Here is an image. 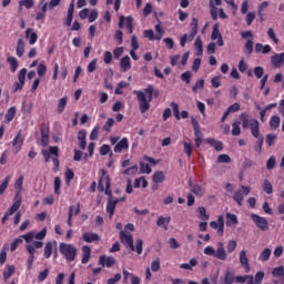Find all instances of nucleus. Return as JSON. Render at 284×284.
I'll return each instance as SVG.
<instances>
[{"label":"nucleus","instance_id":"6e6d98bb","mask_svg":"<svg viewBox=\"0 0 284 284\" xmlns=\"http://www.w3.org/2000/svg\"><path fill=\"white\" fill-rule=\"evenodd\" d=\"M203 88H205V80H197L195 85H193L192 91L197 93L199 90H203Z\"/></svg>","mask_w":284,"mask_h":284},{"label":"nucleus","instance_id":"c85d7f7f","mask_svg":"<svg viewBox=\"0 0 284 284\" xmlns=\"http://www.w3.org/2000/svg\"><path fill=\"white\" fill-rule=\"evenodd\" d=\"M16 52H17V57H20V58L23 57L26 52V42L23 41V39L18 40Z\"/></svg>","mask_w":284,"mask_h":284},{"label":"nucleus","instance_id":"c756f323","mask_svg":"<svg viewBox=\"0 0 284 284\" xmlns=\"http://www.w3.org/2000/svg\"><path fill=\"white\" fill-rule=\"evenodd\" d=\"M194 47L196 50V55L197 57H203V40H201V37H196Z\"/></svg>","mask_w":284,"mask_h":284},{"label":"nucleus","instance_id":"393cba45","mask_svg":"<svg viewBox=\"0 0 284 284\" xmlns=\"http://www.w3.org/2000/svg\"><path fill=\"white\" fill-rule=\"evenodd\" d=\"M120 68H121L122 72H128V70L132 69V60H130V58L128 55L123 57L120 60Z\"/></svg>","mask_w":284,"mask_h":284},{"label":"nucleus","instance_id":"338daca9","mask_svg":"<svg viewBox=\"0 0 284 284\" xmlns=\"http://www.w3.org/2000/svg\"><path fill=\"white\" fill-rule=\"evenodd\" d=\"M272 275L275 276V277L284 276V267L283 266L275 267L272 271Z\"/></svg>","mask_w":284,"mask_h":284},{"label":"nucleus","instance_id":"052dcab7","mask_svg":"<svg viewBox=\"0 0 284 284\" xmlns=\"http://www.w3.org/2000/svg\"><path fill=\"white\" fill-rule=\"evenodd\" d=\"M155 41H161L163 39V34L165 33L163 31V28H161L159 24L155 26Z\"/></svg>","mask_w":284,"mask_h":284},{"label":"nucleus","instance_id":"e2e57ef3","mask_svg":"<svg viewBox=\"0 0 284 284\" xmlns=\"http://www.w3.org/2000/svg\"><path fill=\"white\" fill-rule=\"evenodd\" d=\"M263 278H265V272L260 271L255 274V276L253 277V280L255 281L256 284H261L263 283Z\"/></svg>","mask_w":284,"mask_h":284},{"label":"nucleus","instance_id":"c03bdc74","mask_svg":"<svg viewBox=\"0 0 284 284\" xmlns=\"http://www.w3.org/2000/svg\"><path fill=\"white\" fill-rule=\"evenodd\" d=\"M14 190H16V194H21V192H23V175H21L18 180H16Z\"/></svg>","mask_w":284,"mask_h":284},{"label":"nucleus","instance_id":"dca6fc26","mask_svg":"<svg viewBox=\"0 0 284 284\" xmlns=\"http://www.w3.org/2000/svg\"><path fill=\"white\" fill-rule=\"evenodd\" d=\"M116 264V258L113 256L102 255L99 257V265L102 267H112Z\"/></svg>","mask_w":284,"mask_h":284},{"label":"nucleus","instance_id":"58836bf2","mask_svg":"<svg viewBox=\"0 0 284 284\" xmlns=\"http://www.w3.org/2000/svg\"><path fill=\"white\" fill-rule=\"evenodd\" d=\"M223 284L234 283V273L232 271H226L224 277L222 278Z\"/></svg>","mask_w":284,"mask_h":284},{"label":"nucleus","instance_id":"603ef678","mask_svg":"<svg viewBox=\"0 0 284 284\" xmlns=\"http://www.w3.org/2000/svg\"><path fill=\"white\" fill-rule=\"evenodd\" d=\"M16 212L21 207V194L16 193L13 205L11 206Z\"/></svg>","mask_w":284,"mask_h":284},{"label":"nucleus","instance_id":"f8f14e48","mask_svg":"<svg viewBox=\"0 0 284 284\" xmlns=\"http://www.w3.org/2000/svg\"><path fill=\"white\" fill-rule=\"evenodd\" d=\"M210 226L212 230H216L219 236H223L224 230H225V219L223 215H220L217 217V221H213L210 223Z\"/></svg>","mask_w":284,"mask_h":284},{"label":"nucleus","instance_id":"8fccbe9b","mask_svg":"<svg viewBox=\"0 0 284 284\" xmlns=\"http://www.w3.org/2000/svg\"><path fill=\"white\" fill-rule=\"evenodd\" d=\"M182 143L184 145L185 154L187 155L189 159H192V151H193L192 142L183 141Z\"/></svg>","mask_w":284,"mask_h":284},{"label":"nucleus","instance_id":"864d4df0","mask_svg":"<svg viewBox=\"0 0 284 284\" xmlns=\"http://www.w3.org/2000/svg\"><path fill=\"white\" fill-rule=\"evenodd\" d=\"M233 201L237 203V205H243V192L242 191H235L233 195Z\"/></svg>","mask_w":284,"mask_h":284},{"label":"nucleus","instance_id":"cd10ccee","mask_svg":"<svg viewBox=\"0 0 284 284\" xmlns=\"http://www.w3.org/2000/svg\"><path fill=\"white\" fill-rule=\"evenodd\" d=\"M26 37L29 39L30 45H34L37 43V39H39V36H37V32H33L32 29H27Z\"/></svg>","mask_w":284,"mask_h":284},{"label":"nucleus","instance_id":"b1692460","mask_svg":"<svg viewBox=\"0 0 284 284\" xmlns=\"http://www.w3.org/2000/svg\"><path fill=\"white\" fill-rule=\"evenodd\" d=\"M255 52L260 54H270V52H272V47L270 44L256 43Z\"/></svg>","mask_w":284,"mask_h":284},{"label":"nucleus","instance_id":"ddd939ff","mask_svg":"<svg viewBox=\"0 0 284 284\" xmlns=\"http://www.w3.org/2000/svg\"><path fill=\"white\" fill-rule=\"evenodd\" d=\"M239 258H240V264L242 265V267L244 268L246 274H248V272L251 270L250 268V258H247V251H245V248L240 251Z\"/></svg>","mask_w":284,"mask_h":284},{"label":"nucleus","instance_id":"a18cd8bd","mask_svg":"<svg viewBox=\"0 0 284 284\" xmlns=\"http://www.w3.org/2000/svg\"><path fill=\"white\" fill-rule=\"evenodd\" d=\"M263 191L265 192V194H272V192H274V187L272 186V182L268 180H264L263 184H262Z\"/></svg>","mask_w":284,"mask_h":284},{"label":"nucleus","instance_id":"3c124183","mask_svg":"<svg viewBox=\"0 0 284 284\" xmlns=\"http://www.w3.org/2000/svg\"><path fill=\"white\" fill-rule=\"evenodd\" d=\"M244 50L247 52V54H252V52H254V40L253 39L246 40Z\"/></svg>","mask_w":284,"mask_h":284},{"label":"nucleus","instance_id":"774afa93","mask_svg":"<svg viewBox=\"0 0 284 284\" xmlns=\"http://www.w3.org/2000/svg\"><path fill=\"white\" fill-rule=\"evenodd\" d=\"M263 74H265V69H263V67H256L254 69V75L256 79H263Z\"/></svg>","mask_w":284,"mask_h":284},{"label":"nucleus","instance_id":"c9c22d12","mask_svg":"<svg viewBox=\"0 0 284 284\" xmlns=\"http://www.w3.org/2000/svg\"><path fill=\"white\" fill-rule=\"evenodd\" d=\"M270 256H272V250L264 248L258 256V261H262L263 263H265V262L270 261Z\"/></svg>","mask_w":284,"mask_h":284},{"label":"nucleus","instance_id":"423d86ee","mask_svg":"<svg viewBox=\"0 0 284 284\" xmlns=\"http://www.w3.org/2000/svg\"><path fill=\"white\" fill-rule=\"evenodd\" d=\"M43 247V242H33L32 244H27L26 250L29 254L27 260L28 270H32V263H34V254H37V250H41Z\"/></svg>","mask_w":284,"mask_h":284},{"label":"nucleus","instance_id":"69168bd1","mask_svg":"<svg viewBox=\"0 0 284 284\" xmlns=\"http://www.w3.org/2000/svg\"><path fill=\"white\" fill-rule=\"evenodd\" d=\"M45 72H48V67H45L43 63H40L37 69L38 77H43Z\"/></svg>","mask_w":284,"mask_h":284},{"label":"nucleus","instance_id":"473e14b6","mask_svg":"<svg viewBox=\"0 0 284 284\" xmlns=\"http://www.w3.org/2000/svg\"><path fill=\"white\" fill-rule=\"evenodd\" d=\"M232 136H241V122L235 120L232 123V131H231Z\"/></svg>","mask_w":284,"mask_h":284},{"label":"nucleus","instance_id":"6ab92c4d","mask_svg":"<svg viewBox=\"0 0 284 284\" xmlns=\"http://www.w3.org/2000/svg\"><path fill=\"white\" fill-rule=\"evenodd\" d=\"M271 63L273 68H281L284 64V52L272 55Z\"/></svg>","mask_w":284,"mask_h":284},{"label":"nucleus","instance_id":"a878e982","mask_svg":"<svg viewBox=\"0 0 284 284\" xmlns=\"http://www.w3.org/2000/svg\"><path fill=\"white\" fill-rule=\"evenodd\" d=\"M239 225V217L236 214L226 213V227Z\"/></svg>","mask_w":284,"mask_h":284},{"label":"nucleus","instance_id":"a19ab883","mask_svg":"<svg viewBox=\"0 0 284 284\" xmlns=\"http://www.w3.org/2000/svg\"><path fill=\"white\" fill-rule=\"evenodd\" d=\"M65 105H68V98H61L58 101V114H63L64 110H65Z\"/></svg>","mask_w":284,"mask_h":284},{"label":"nucleus","instance_id":"4be33fe9","mask_svg":"<svg viewBox=\"0 0 284 284\" xmlns=\"http://www.w3.org/2000/svg\"><path fill=\"white\" fill-rule=\"evenodd\" d=\"M91 256H92V248H90V246H88V245L82 246L81 263L83 265L88 264L90 262Z\"/></svg>","mask_w":284,"mask_h":284},{"label":"nucleus","instance_id":"13d9d810","mask_svg":"<svg viewBox=\"0 0 284 284\" xmlns=\"http://www.w3.org/2000/svg\"><path fill=\"white\" fill-rule=\"evenodd\" d=\"M267 37L275 43V45L278 44V38H276V32H274L273 28L267 30Z\"/></svg>","mask_w":284,"mask_h":284},{"label":"nucleus","instance_id":"09e8293b","mask_svg":"<svg viewBox=\"0 0 284 284\" xmlns=\"http://www.w3.org/2000/svg\"><path fill=\"white\" fill-rule=\"evenodd\" d=\"M165 181V174L162 171H156L153 174V182L154 183H163Z\"/></svg>","mask_w":284,"mask_h":284},{"label":"nucleus","instance_id":"680f3d73","mask_svg":"<svg viewBox=\"0 0 284 284\" xmlns=\"http://www.w3.org/2000/svg\"><path fill=\"white\" fill-rule=\"evenodd\" d=\"M239 110H241V104H239L237 102H235L234 104L230 105L227 109H226V112L229 114H234V112H239Z\"/></svg>","mask_w":284,"mask_h":284},{"label":"nucleus","instance_id":"4c0bfd02","mask_svg":"<svg viewBox=\"0 0 284 284\" xmlns=\"http://www.w3.org/2000/svg\"><path fill=\"white\" fill-rule=\"evenodd\" d=\"M16 115H17V108L14 106L9 108L4 116L7 123H10Z\"/></svg>","mask_w":284,"mask_h":284},{"label":"nucleus","instance_id":"4468645a","mask_svg":"<svg viewBox=\"0 0 284 284\" xmlns=\"http://www.w3.org/2000/svg\"><path fill=\"white\" fill-rule=\"evenodd\" d=\"M120 241L124 245H128L131 252H134V240L131 233L120 232Z\"/></svg>","mask_w":284,"mask_h":284},{"label":"nucleus","instance_id":"72a5a7b5","mask_svg":"<svg viewBox=\"0 0 284 284\" xmlns=\"http://www.w3.org/2000/svg\"><path fill=\"white\" fill-rule=\"evenodd\" d=\"M206 143H209V145H212V148H214L216 152H221V150H223V142L221 141H216L214 139H207Z\"/></svg>","mask_w":284,"mask_h":284},{"label":"nucleus","instance_id":"de8ad7c7","mask_svg":"<svg viewBox=\"0 0 284 284\" xmlns=\"http://www.w3.org/2000/svg\"><path fill=\"white\" fill-rule=\"evenodd\" d=\"M10 184V175H7L2 183L0 184V196L4 194V192L8 190V185Z\"/></svg>","mask_w":284,"mask_h":284},{"label":"nucleus","instance_id":"f257e3e1","mask_svg":"<svg viewBox=\"0 0 284 284\" xmlns=\"http://www.w3.org/2000/svg\"><path fill=\"white\" fill-rule=\"evenodd\" d=\"M236 247H239L236 240H230L226 244V250L223 242H217L216 248H214L212 245H209L204 247L203 252L205 256H213V258H217V261H227V255L233 254V252L236 251Z\"/></svg>","mask_w":284,"mask_h":284},{"label":"nucleus","instance_id":"7ed1b4c3","mask_svg":"<svg viewBox=\"0 0 284 284\" xmlns=\"http://www.w3.org/2000/svg\"><path fill=\"white\" fill-rule=\"evenodd\" d=\"M240 119L242 121L243 129L247 130V128H250L251 134L254 139H263V135H261V124L258 123V120L250 119V114L246 112L241 113Z\"/></svg>","mask_w":284,"mask_h":284},{"label":"nucleus","instance_id":"7c9ffc66","mask_svg":"<svg viewBox=\"0 0 284 284\" xmlns=\"http://www.w3.org/2000/svg\"><path fill=\"white\" fill-rule=\"evenodd\" d=\"M170 221H171L170 217L160 216L158 219L156 225H158V227H162V230L168 231V225H170Z\"/></svg>","mask_w":284,"mask_h":284},{"label":"nucleus","instance_id":"f704fd0d","mask_svg":"<svg viewBox=\"0 0 284 284\" xmlns=\"http://www.w3.org/2000/svg\"><path fill=\"white\" fill-rule=\"evenodd\" d=\"M199 265V261L193 257L189 261V263H183L180 265L181 270H192L193 267H196Z\"/></svg>","mask_w":284,"mask_h":284},{"label":"nucleus","instance_id":"9b49d317","mask_svg":"<svg viewBox=\"0 0 284 284\" xmlns=\"http://www.w3.org/2000/svg\"><path fill=\"white\" fill-rule=\"evenodd\" d=\"M251 219L253 223L261 230L262 232H267L270 230V223L267 220L258 214H252Z\"/></svg>","mask_w":284,"mask_h":284},{"label":"nucleus","instance_id":"bb28decb","mask_svg":"<svg viewBox=\"0 0 284 284\" xmlns=\"http://www.w3.org/2000/svg\"><path fill=\"white\" fill-rule=\"evenodd\" d=\"M14 272H17V268L14 267V265H7L4 267V271H3L4 283H8V278H10V276H12V274H14Z\"/></svg>","mask_w":284,"mask_h":284},{"label":"nucleus","instance_id":"4d7b16f0","mask_svg":"<svg viewBox=\"0 0 284 284\" xmlns=\"http://www.w3.org/2000/svg\"><path fill=\"white\" fill-rule=\"evenodd\" d=\"M197 212L200 214V219L201 221H210V215H207L206 211H205V207L203 206H200L197 209Z\"/></svg>","mask_w":284,"mask_h":284},{"label":"nucleus","instance_id":"e433bc0d","mask_svg":"<svg viewBox=\"0 0 284 284\" xmlns=\"http://www.w3.org/2000/svg\"><path fill=\"white\" fill-rule=\"evenodd\" d=\"M278 125H281V118L278 115H273L270 120L271 130H278Z\"/></svg>","mask_w":284,"mask_h":284},{"label":"nucleus","instance_id":"6e6552de","mask_svg":"<svg viewBox=\"0 0 284 284\" xmlns=\"http://www.w3.org/2000/svg\"><path fill=\"white\" fill-rule=\"evenodd\" d=\"M105 190L106 196H112V190H110V176L105 174V170L101 171V178L98 184V191L103 192Z\"/></svg>","mask_w":284,"mask_h":284},{"label":"nucleus","instance_id":"1a4fd4ad","mask_svg":"<svg viewBox=\"0 0 284 284\" xmlns=\"http://www.w3.org/2000/svg\"><path fill=\"white\" fill-rule=\"evenodd\" d=\"M51 155L53 156L52 162L54 168H59V159H57L59 156V146H50L49 149L42 150V156H44L45 163L50 161Z\"/></svg>","mask_w":284,"mask_h":284},{"label":"nucleus","instance_id":"37998d69","mask_svg":"<svg viewBox=\"0 0 284 284\" xmlns=\"http://www.w3.org/2000/svg\"><path fill=\"white\" fill-rule=\"evenodd\" d=\"M191 192H192V194H195V196H203V194H205V190L203 189V186H201L199 184H194L191 187Z\"/></svg>","mask_w":284,"mask_h":284},{"label":"nucleus","instance_id":"f03ea898","mask_svg":"<svg viewBox=\"0 0 284 284\" xmlns=\"http://www.w3.org/2000/svg\"><path fill=\"white\" fill-rule=\"evenodd\" d=\"M133 94L136 95V99L139 101L141 114H145V112L150 110V103H152V94H154V87L149 85L146 89L142 91H133Z\"/></svg>","mask_w":284,"mask_h":284},{"label":"nucleus","instance_id":"5701e85b","mask_svg":"<svg viewBox=\"0 0 284 284\" xmlns=\"http://www.w3.org/2000/svg\"><path fill=\"white\" fill-rule=\"evenodd\" d=\"M12 145L16 154H18V152H21V148L23 145V138H21V132L16 135Z\"/></svg>","mask_w":284,"mask_h":284},{"label":"nucleus","instance_id":"412c9836","mask_svg":"<svg viewBox=\"0 0 284 284\" xmlns=\"http://www.w3.org/2000/svg\"><path fill=\"white\" fill-rule=\"evenodd\" d=\"M82 239L85 243H97V241H101V237L97 233L85 232L82 234Z\"/></svg>","mask_w":284,"mask_h":284},{"label":"nucleus","instance_id":"f3484780","mask_svg":"<svg viewBox=\"0 0 284 284\" xmlns=\"http://www.w3.org/2000/svg\"><path fill=\"white\" fill-rule=\"evenodd\" d=\"M123 150H130V142L128 141V138H123L122 140H120L114 145L113 152H115V154H121Z\"/></svg>","mask_w":284,"mask_h":284},{"label":"nucleus","instance_id":"a211bd4d","mask_svg":"<svg viewBox=\"0 0 284 284\" xmlns=\"http://www.w3.org/2000/svg\"><path fill=\"white\" fill-rule=\"evenodd\" d=\"M54 250H57V241L47 242L43 250L44 258H50Z\"/></svg>","mask_w":284,"mask_h":284},{"label":"nucleus","instance_id":"39448f33","mask_svg":"<svg viewBox=\"0 0 284 284\" xmlns=\"http://www.w3.org/2000/svg\"><path fill=\"white\" fill-rule=\"evenodd\" d=\"M48 235V230L42 229L40 232L36 233L34 231H31L23 235V239L27 243V245H32L33 243L43 241L45 236Z\"/></svg>","mask_w":284,"mask_h":284},{"label":"nucleus","instance_id":"9d476101","mask_svg":"<svg viewBox=\"0 0 284 284\" xmlns=\"http://www.w3.org/2000/svg\"><path fill=\"white\" fill-rule=\"evenodd\" d=\"M156 163H158V161L154 160V158L144 155L143 161L140 162V172L142 174H152V168L150 165H156Z\"/></svg>","mask_w":284,"mask_h":284},{"label":"nucleus","instance_id":"79ce46f5","mask_svg":"<svg viewBox=\"0 0 284 284\" xmlns=\"http://www.w3.org/2000/svg\"><path fill=\"white\" fill-rule=\"evenodd\" d=\"M41 143H42L43 148H45V145H48V143H50V135H49L48 129L41 130Z\"/></svg>","mask_w":284,"mask_h":284},{"label":"nucleus","instance_id":"2eb2a0df","mask_svg":"<svg viewBox=\"0 0 284 284\" xmlns=\"http://www.w3.org/2000/svg\"><path fill=\"white\" fill-rule=\"evenodd\" d=\"M211 40L212 41H217L216 44L220 48H223V45H224L223 36H221V31H219V24H214L213 26V31H212V34H211Z\"/></svg>","mask_w":284,"mask_h":284},{"label":"nucleus","instance_id":"5fc2aeb1","mask_svg":"<svg viewBox=\"0 0 284 284\" xmlns=\"http://www.w3.org/2000/svg\"><path fill=\"white\" fill-rule=\"evenodd\" d=\"M19 7L27 8L28 10H30V8L34 7V0H21L19 2Z\"/></svg>","mask_w":284,"mask_h":284},{"label":"nucleus","instance_id":"bf43d9fd","mask_svg":"<svg viewBox=\"0 0 284 284\" xmlns=\"http://www.w3.org/2000/svg\"><path fill=\"white\" fill-rule=\"evenodd\" d=\"M139 172V166L138 165H133L126 170H124L123 174H126L129 176H134V174H136Z\"/></svg>","mask_w":284,"mask_h":284},{"label":"nucleus","instance_id":"0eeeda50","mask_svg":"<svg viewBox=\"0 0 284 284\" xmlns=\"http://www.w3.org/2000/svg\"><path fill=\"white\" fill-rule=\"evenodd\" d=\"M60 253L62 254L63 257L67 258V261H69V263H72V261L77 258V248L72 244L61 243Z\"/></svg>","mask_w":284,"mask_h":284},{"label":"nucleus","instance_id":"aec40b11","mask_svg":"<svg viewBox=\"0 0 284 284\" xmlns=\"http://www.w3.org/2000/svg\"><path fill=\"white\" fill-rule=\"evenodd\" d=\"M118 203L119 199H114L111 195L108 197L106 212L110 214V219L114 215V210L116 209Z\"/></svg>","mask_w":284,"mask_h":284},{"label":"nucleus","instance_id":"ea45409f","mask_svg":"<svg viewBox=\"0 0 284 284\" xmlns=\"http://www.w3.org/2000/svg\"><path fill=\"white\" fill-rule=\"evenodd\" d=\"M7 63H9L11 68V72H17V69L19 68V61L14 57H9L7 59Z\"/></svg>","mask_w":284,"mask_h":284},{"label":"nucleus","instance_id":"20e7f679","mask_svg":"<svg viewBox=\"0 0 284 284\" xmlns=\"http://www.w3.org/2000/svg\"><path fill=\"white\" fill-rule=\"evenodd\" d=\"M197 32H199V20H196V18H193L192 22H191V32H190V34L185 33L180 39L181 48H185L186 43H190V42L194 41V37H196Z\"/></svg>","mask_w":284,"mask_h":284},{"label":"nucleus","instance_id":"0e129e2a","mask_svg":"<svg viewBox=\"0 0 284 284\" xmlns=\"http://www.w3.org/2000/svg\"><path fill=\"white\" fill-rule=\"evenodd\" d=\"M232 162V158H230V155L227 154H221L217 156V163H231Z\"/></svg>","mask_w":284,"mask_h":284},{"label":"nucleus","instance_id":"49530a36","mask_svg":"<svg viewBox=\"0 0 284 284\" xmlns=\"http://www.w3.org/2000/svg\"><path fill=\"white\" fill-rule=\"evenodd\" d=\"M23 241H26V239H23V235L14 239L10 246L11 252H14L17 250V247H19V245H21V243H23Z\"/></svg>","mask_w":284,"mask_h":284},{"label":"nucleus","instance_id":"2f4dec72","mask_svg":"<svg viewBox=\"0 0 284 284\" xmlns=\"http://www.w3.org/2000/svg\"><path fill=\"white\" fill-rule=\"evenodd\" d=\"M124 26L126 29L132 27V17H128L126 19L123 16L120 17L119 28L123 29Z\"/></svg>","mask_w":284,"mask_h":284}]
</instances>
